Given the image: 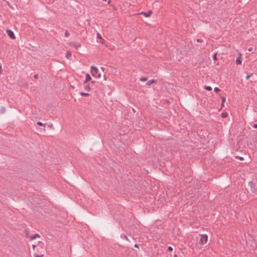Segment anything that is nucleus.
<instances>
[{
    "label": "nucleus",
    "instance_id": "obj_1",
    "mask_svg": "<svg viewBox=\"0 0 257 257\" xmlns=\"http://www.w3.org/2000/svg\"><path fill=\"white\" fill-rule=\"evenodd\" d=\"M208 240V236L206 234H202L200 236L199 244L201 245H203L206 244Z\"/></svg>",
    "mask_w": 257,
    "mask_h": 257
},
{
    "label": "nucleus",
    "instance_id": "obj_2",
    "mask_svg": "<svg viewBox=\"0 0 257 257\" xmlns=\"http://www.w3.org/2000/svg\"><path fill=\"white\" fill-rule=\"evenodd\" d=\"M91 74L92 75L96 78V75L97 74L98 72V69L97 67L94 66H91V71H90Z\"/></svg>",
    "mask_w": 257,
    "mask_h": 257
},
{
    "label": "nucleus",
    "instance_id": "obj_3",
    "mask_svg": "<svg viewBox=\"0 0 257 257\" xmlns=\"http://www.w3.org/2000/svg\"><path fill=\"white\" fill-rule=\"evenodd\" d=\"M6 32H7L8 35L12 40H15L16 38L14 33H13V32L12 30H7L6 31Z\"/></svg>",
    "mask_w": 257,
    "mask_h": 257
},
{
    "label": "nucleus",
    "instance_id": "obj_4",
    "mask_svg": "<svg viewBox=\"0 0 257 257\" xmlns=\"http://www.w3.org/2000/svg\"><path fill=\"white\" fill-rule=\"evenodd\" d=\"M26 237L28 239L30 240H33L36 239L37 238H40V236L38 234H35L34 235H29L28 234L26 235Z\"/></svg>",
    "mask_w": 257,
    "mask_h": 257
},
{
    "label": "nucleus",
    "instance_id": "obj_5",
    "mask_svg": "<svg viewBox=\"0 0 257 257\" xmlns=\"http://www.w3.org/2000/svg\"><path fill=\"white\" fill-rule=\"evenodd\" d=\"M152 12L151 11H149L148 12H141L140 14L143 15L146 17H149L152 15Z\"/></svg>",
    "mask_w": 257,
    "mask_h": 257
},
{
    "label": "nucleus",
    "instance_id": "obj_6",
    "mask_svg": "<svg viewBox=\"0 0 257 257\" xmlns=\"http://www.w3.org/2000/svg\"><path fill=\"white\" fill-rule=\"evenodd\" d=\"M241 54L240 53L239 54V56L236 58L235 62L237 64H241Z\"/></svg>",
    "mask_w": 257,
    "mask_h": 257
},
{
    "label": "nucleus",
    "instance_id": "obj_7",
    "mask_svg": "<svg viewBox=\"0 0 257 257\" xmlns=\"http://www.w3.org/2000/svg\"><path fill=\"white\" fill-rule=\"evenodd\" d=\"M91 79V77L89 74H87L85 76V80L84 81V83H87L88 81H90Z\"/></svg>",
    "mask_w": 257,
    "mask_h": 257
},
{
    "label": "nucleus",
    "instance_id": "obj_8",
    "mask_svg": "<svg viewBox=\"0 0 257 257\" xmlns=\"http://www.w3.org/2000/svg\"><path fill=\"white\" fill-rule=\"evenodd\" d=\"M37 245H40L41 247H42V246L44 245L43 243L41 242V241H38V244H33L32 245V247H33V249L34 250L35 249V248L37 246Z\"/></svg>",
    "mask_w": 257,
    "mask_h": 257
},
{
    "label": "nucleus",
    "instance_id": "obj_9",
    "mask_svg": "<svg viewBox=\"0 0 257 257\" xmlns=\"http://www.w3.org/2000/svg\"><path fill=\"white\" fill-rule=\"evenodd\" d=\"M72 46L77 50L81 47V45L79 43H74L72 44Z\"/></svg>",
    "mask_w": 257,
    "mask_h": 257
},
{
    "label": "nucleus",
    "instance_id": "obj_10",
    "mask_svg": "<svg viewBox=\"0 0 257 257\" xmlns=\"http://www.w3.org/2000/svg\"><path fill=\"white\" fill-rule=\"evenodd\" d=\"M84 90L87 91L89 92L91 90L90 86L89 84H87L84 86Z\"/></svg>",
    "mask_w": 257,
    "mask_h": 257
},
{
    "label": "nucleus",
    "instance_id": "obj_11",
    "mask_svg": "<svg viewBox=\"0 0 257 257\" xmlns=\"http://www.w3.org/2000/svg\"><path fill=\"white\" fill-rule=\"evenodd\" d=\"M155 82V80L154 79H151L147 82V85H151L152 84H153Z\"/></svg>",
    "mask_w": 257,
    "mask_h": 257
},
{
    "label": "nucleus",
    "instance_id": "obj_12",
    "mask_svg": "<svg viewBox=\"0 0 257 257\" xmlns=\"http://www.w3.org/2000/svg\"><path fill=\"white\" fill-rule=\"evenodd\" d=\"M80 94L82 96H85V97L89 96L90 95L89 93L83 92H80Z\"/></svg>",
    "mask_w": 257,
    "mask_h": 257
},
{
    "label": "nucleus",
    "instance_id": "obj_13",
    "mask_svg": "<svg viewBox=\"0 0 257 257\" xmlns=\"http://www.w3.org/2000/svg\"><path fill=\"white\" fill-rule=\"evenodd\" d=\"M71 56V53L70 51H67L66 54V57L67 59H69L70 57Z\"/></svg>",
    "mask_w": 257,
    "mask_h": 257
},
{
    "label": "nucleus",
    "instance_id": "obj_14",
    "mask_svg": "<svg viewBox=\"0 0 257 257\" xmlns=\"http://www.w3.org/2000/svg\"><path fill=\"white\" fill-rule=\"evenodd\" d=\"M221 100H222L221 107H222L224 106V103L226 99H225V98L224 97H221Z\"/></svg>",
    "mask_w": 257,
    "mask_h": 257
},
{
    "label": "nucleus",
    "instance_id": "obj_15",
    "mask_svg": "<svg viewBox=\"0 0 257 257\" xmlns=\"http://www.w3.org/2000/svg\"><path fill=\"white\" fill-rule=\"evenodd\" d=\"M204 88L208 91H210L212 90L211 87H210L209 86H205L204 87Z\"/></svg>",
    "mask_w": 257,
    "mask_h": 257
},
{
    "label": "nucleus",
    "instance_id": "obj_16",
    "mask_svg": "<svg viewBox=\"0 0 257 257\" xmlns=\"http://www.w3.org/2000/svg\"><path fill=\"white\" fill-rule=\"evenodd\" d=\"M221 115L222 117L225 118L227 116V113L226 112H223L221 113Z\"/></svg>",
    "mask_w": 257,
    "mask_h": 257
},
{
    "label": "nucleus",
    "instance_id": "obj_17",
    "mask_svg": "<svg viewBox=\"0 0 257 257\" xmlns=\"http://www.w3.org/2000/svg\"><path fill=\"white\" fill-rule=\"evenodd\" d=\"M147 77H141L140 78V81H142V82H145V81H146L147 80Z\"/></svg>",
    "mask_w": 257,
    "mask_h": 257
},
{
    "label": "nucleus",
    "instance_id": "obj_18",
    "mask_svg": "<svg viewBox=\"0 0 257 257\" xmlns=\"http://www.w3.org/2000/svg\"><path fill=\"white\" fill-rule=\"evenodd\" d=\"M37 124L39 126H45V124H43L42 122H40V121H38L37 122Z\"/></svg>",
    "mask_w": 257,
    "mask_h": 257
},
{
    "label": "nucleus",
    "instance_id": "obj_19",
    "mask_svg": "<svg viewBox=\"0 0 257 257\" xmlns=\"http://www.w3.org/2000/svg\"><path fill=\"white\" fill-rule=\"evenodd\" d=\"M249 185L252 188H254V187H255V184L253 183H252V182H249Z\"/></svg>",
    "mask_w": 257,
    "mask_h": 257
},
{
    "label": "nucleus",
    "instance_id": "obj_20",
    "mask_svg": "<svg viewBox=\"0 0 257 257\" xmlns=\"http://www.w3.org/2000/svg\"><path fill=\"white\" fill-rule=\"evenodd\" d=\"M34 255L35 257H43L44 256V254L38 255L36 253L34 254Z\"/></svg>",
    "mask_w": 257,
    "mask_h": 257
},
{
    "label": "nucleus",
    "instance_id": "obj_21",
    "mask_svg": "<svg viewBox=\"0 0 257 257\" xmlns=\"http://www.w3.org/2000/svg\"><path fill=\"white\" fill-rule=\"evenodd\" d=\"M97 37L99 39H102V37L101 36L99 33H98L97 34Z\"/></svg>",
    "mask_w": 257,
    "mask_h": 257
},
{
    "label": "nucleus",
    "instance_id": "obj_22",
    "mask_svg": "<svg viewBox=\"0 0 257 257\" xmlns=\"http://www.w3.org/2000/svg\"><path fill=\"white\" fill-rule=\"evenodd\" d=\"M251 75H252V74H249V75H246V76H245V78H246V79H247H247H248L250 77V76H251Z\"/></svg>",
    "mask_w": 257,
    "mask_h": 257
},
{
    "label": "nucleus",
    "instance_id": "obj_23",
    "mask_svg": "<svg viewBox=\"0 0 257 257\" xmlns=\"http://www.w3.org/2000/svg\"><path fill=\"white\" fill-rule=\"evenodd\" d=\"M216 55H217V54H216V53L214 54V56H213V58L214 60H215V61L217 60V57H216Z\"/></svg>",
    "mask_w": 257,
    "mask_h": 257
},
{
    "label": "nucleus",
    "instance_id": "obj_24",
    "mask_svg": "<svg viewBox=\"0 0 257 257\" xmlns=\"http://www.w3.org/2000/svg\"><path fill=\"white\" fill-rule=\"evenodd\" d=\"M214 90L215 92H218L220 91V89L217 87H215Z\"/></svg>",
    "mask_w": 257,
    "mask_h": 257
},
{
    "label": "nucleus",
    "instance_id": "obj_25",
    "mask_svg": "<svg viewBox=\"0 0 257 257\" xmlns=\"http://www.w3.org/2000/svg\"><path fill=\"white\" fill-rule=\"evenodd\" d=\"M100 77H101V74L99 73H97V74L96 75V78H99Z\"/></svg>",
    "mask_w": 257,
    "mask_h": 257
},
{
    "label": "nucleus",
    "instance_id": "obj_26",
    "mask_svg": "<svg viewBox=\"0 0 257 257\" xmlns=\"http://www.w3.org/2000/svg\"><path fill=\"white\" fill-rule=\"evenodd\" d=\"M168 249L169 250V251H172L173 250V248L171 247V246H169L168 247Z\"/></svg>",
    "mask_w": 257,
    "mask_h": 257
},
{
    "label": "nucleus",
    "instance_id": "obj_27",
    "mask_svg": "<svg viewBox=\"0 0 257 257\" xmlns=\"http://www.w3.org/2000/svg\"><path fill=\"white\" fill-rule=\"evenodd\" d=\"M252 50H253V48H249V49H248V51L249 52H251V51H252Z\"/></svg>",
    "mask_w": 257,
    "mask_h": 257
},
{
    "label": "nucleus",
    "instance_id": "obj_28",
    "mask_svg": "<svg viewBox=\"0 0 257 257\" xmlns=\"http://www.w3.org/2000/svg\"><path fill=\"white\" fill-rule=\"evenodd\" d=\"M253 127L254 128H257V124H255L253 125Z\"/></svg>",
    "mask_w": 257,
    "mask_h": 257
},
{
    "label": "nucleus",
    "instance_id": "obj_29",
    "mask_svg": "<svg viewBox=\"0 0 257 257\" xmlns=\"http://www.w3.org/2000/svg\"><path fill=\"white\" fill-rule=\"evenodd\" d=\"M65 36H66V37H68V35H69V33H68V32H66V33H65Z\"/></svg>",
    "mask_w": 257,
    "mask_h": 257
},
{
    "label": "nucleus",
    "instance_id": "obj_30",
    "mask_svg": "<svg viewBox=\"0 0 257 257\" xmlns=\"http://www.w3.org/2000/svg\"><path fill=\"white\" fill-rule=\"evenodd\" d=\"M197 41L198 42H201L202 41L201 40H200V39H198V40H197Z\"/></svg>",
    "mask_w": 257,
    "mask_h": 257
},
{
    "label": "nucleus",
    "instance_id": "obj_31",
    "mask_svg": "<svg viewBox=\"0 0 257 257\" xmlns=\"http://www.w3.org/2000/svg\"><path fill=\"white\" fill-rule=\"evenodd\" d=\"M135 246L136 247H137V248H138V247H139V246H138V244H135Z\"/></svg>",
    "mask_w": 257,
    "mask_h": 257
},
{
    "label": "nucleus",
    "instance_id": "obj_32",
    "mask_svg": "<svg viewBox=\"0 0 257 257\" xmlns=\"http://www.w3.org/2000/svg\"><path fill=\"white\" fill-rule=\"evenodd\" d=\"M110 2H111V0H109V1H108V4H110Z\"/></svg>",
    "mask_w": 257,
    "mask_h": 257
},
{
    "label": "nucleus",
    "instance_id": "obj_33",
    "mask_svg": "<svg viewBox=\"0 0 257 257\" xmlns=\"http://www.w3.org/2000/svg\"><path fill=\"white\" fill-rule=\"evenodd\" d=\"M240 160H243V158L240 157Z\"/></svg>",
    "mask_w": 257,
    "mask_h": 257
},
{
    "label": "nucleus",
    "instance_id": "obj_34",
    "mask_svg": "<svg viewBox=\"0 0 257 257\" xmlns=\"http://www.w3.org/2000/svg\"><path fill=\"white\" fill-rule=\"evenodd\" d=\"M174 257H177V254H175Z\"/></svg>",
    "mask_w": 257,
    "mask_h": 257
}]
</instances>
